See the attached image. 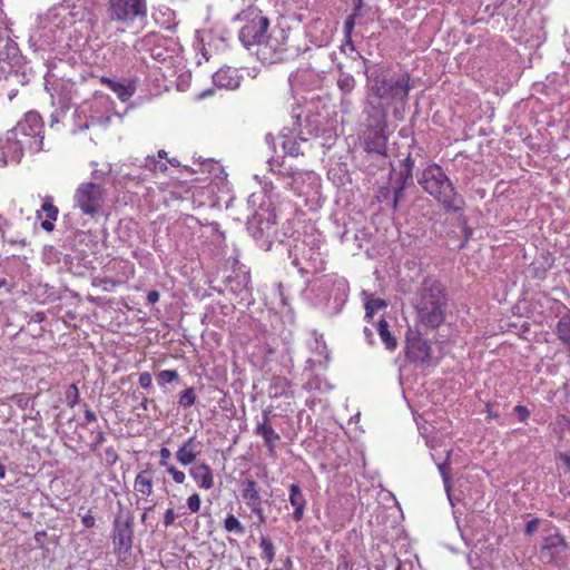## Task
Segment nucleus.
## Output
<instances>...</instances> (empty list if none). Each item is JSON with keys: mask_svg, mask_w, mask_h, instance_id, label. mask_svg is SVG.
<instances>
[{"mask_svg": "<svg viewBox=\"0 0 570 570\" xmlns=\"http://www.w3.org/2000/svg\"><path fill=\"white\" fill-rule=\"evenodd\" d=\"M556 460L561 461L570 471V451L559 452L556 454Z\"/></svg>", "mask_w": 570, "mask_h": 570, "instance_id": "58836bf2", "label": "nucleus"}, {"mask_svg": "<svg viewBox=\"0 0 570 570\" xmlns=\"http://www.w3.org/2000/svg\"><path fill=\"white\" fill-rule=\"evenodd\" d=\"M65 395L66 402L70 407H75L80 401V394L76 383H72L68 386Z\"/></svg>", "mask_w": 570, "mask_h": 570, "instance_id": "bb28decb", "label": "nucleus"}, {"mask_svg": "<svg viewBox=\"0 0 570 570\" xmlns=\"http://www.w3.org/2000/svg\"><path fill=\"white\" fill-rule=\"evenodd\" d=\"M178 515L176 514L175 510L173 508H168L164 513L163 524L165 528L171 527Z\"/></svg>", "mask_w": 570, "mask_h": 570, "instance_id": "473e14b6", "label": "nucleus"}, {"mask_svg": "<svg viewBox=\"0 0 570 570\" xmlns=\"http://www.w3.org/2000/svg\"><path fill=\"white\" fill-rule=\"evenodd\" d=\"M189 475L202 490H210L215 485L213 469L209 464L202 462L189 469Z\"/></svg>", "mask_w": 570, "mask_h": 570, "instance_id": "4468645a", "label": "nucleus"}, {"mask_svg": "<svg viewBox=\"0 0 570 570\" xmlns=\"http://www.w3.org/2000/svg\"><path fill=\"white\" fill-rule=\"evenodd\" d=\"M158 157L159 158H166L167 157V153L164 149H161V150L158 151Z\"/></svg>", "mask_w": 570, "mask_h": 570, "instance_id": "3c124183", "label": "nucleus"}, {"mask_svg": "<svg viewBox=\"0 0 570 570\" xmlns=\"http://www.w3.org/2000/svg\"><path fill=\"white\" fill-rule=\"evenodd\" d=\"M377 333L380 335V338L382 340L383 344L385 345V348L394 352L397 347V340L396 337L391 333L390 325L386 320L381 318L376 326Z\"/></svg>", "mask_w": 570, "mask_h": 570, "instance_id": "aec40b11", "label": "nucleus"}, {"mask_svg": "<svg viewBox=\"0 0 570 570\" xmlns=\"http://www.w3.org/2000/svg\"><path fill=\"white\" fill-rule=\"evenodd\" d=\"M395 570H405L400 560L397 561V566H396Z\"/></svg>", "mask_w": 570, "mask_h": 570, "instance_id": "864d4df0", "label": "nucleus"}, {"mask_svg": "<svg viewBox=\"0 0 570 570\" xmlns=\"http://www.w3.org/2000/svg\"><path fill=\"white\" fill-rule=\"evenodd\" d=\"M364 332L371 335V332L367 328H364Z\"/></svg>", "mask_w": 570, "mask_h": 570, "instance_id": "052dcab7", "label": "nucleus"}, {"mask_svg": "<svg viewBox=\"0 0 570 570\" xmlns=\"http://www.w3.org/2000/svg\"><path fill=\"white\" fill-rule=\"evenodd\" d=\"M202 452V443L196 435L189 436L177 449L175 456L178 463L184 466L193 464Z\"/></svg>", "mask_w": 570, "mask_h": 570, "instance_id": "f8f14e48", "label": "nucleus"}, {"mask_svg": "<svg viewBox=\"0 0 570 570\" xmlns=\"http://www.w3.org/2000/svg\"><path fill=\"white\" fill-rule=\"evenodd\" d=\"M177 484H184L186 481V474L184 471L177 469L175 465L168 466L167 470H165Z\"/></svg>", "mask_w": 570, "mask_h": 570, "instance_id": "c756f323", "label": "nucleus"}, {"mask_svg": "<svg viewBox=\"0 0 570 570\" xmlns=\"http://www.w3.org/2000/svg\"><path fill=\"white\" fill-rule=\"evenodd\" d=\"M539 522H540V521H539V519H532V520H530V521L527 523V525H525V533H527L528 535L533 534V533L537 531V529H538Z\"/></svg>", "mask_w": 570, "mask_h": 570, "instance_id": "a19ab883", "label": "nucleus"}, {"mask_svg": "<svg viewBox=\"0 0 570 570\" xmlns=\"http://www.w3.org/2000/svg\"><path fill=\"white\" fill-rule=\"evenodd\" d=\"M569 419L564 414L556 416L554 422L551 424L552 431L558 435L559 440L564 438L566 430L569 429Z\"/></svg>", "mask_w": 570, "mask_h": 570, "instance_id": "b1692460", "label": "nucleus"}, {"mask_svg": "<svg viewBox=\"0 0 570 570\" xmlns=\"http://www.w3.org/2000/svg\"><path fill=\"white\" fill-rule=\"evenodd\" d=\"M289 503L294 508L293 511V520L298 522L304 517V511L307 504V501L302 492V489L298 484L293 483L289 485Z\"/></svg>", "mask_w": 570, "mask_h": 570, "instance_id": "f3484780", "label": "nucleus"}, {"mask_svg": "<svg viewBox=\"0 0 570 570\" xmlns=\"http://www.w3.org/2000/svg\"><path fill=\"white\" fill-rule=\"evenodd\" d=\"M100 83L114 91L121 101H127L134 94V90L129 86L115 81L106 76L100 78Z\"/></svg>", "mask_w": 570, "mask_h": 570, "instance_id": "6ab92c4d", "label": "nucleus"}, {"mask_svg": "<svg viewBox=\"0 0 570 570\" xmlns=\"http://www.w3.org/2000/svg\"><path fill=\"white\" fill-rule=\"evenodd\" d=\"M354 27H355V16H354V14H352V16H350V17L344 21V35H345V36H350V35H352Z\"/></svg>", "mask_w": 570, "mask_h": 570, "instance_id": "4c0bfd02", "label": "nucleus"}, {"mask_svg": "<svg viewBox=\"0 0 570 570\" xmlns=\"http://www.w3.org/2000/svg\"><path fill=\"white\" fill-rule=\"evenodd\" d=\"M112 544L114 552L119 560H126L131 552L134 542V521L132 517L126 519L117 517L112 524Z\"/></svg>", "mask_w": 570, "mask_h": 570, "instance_id": "6e6552de", "label": "nucleus"}, {"mask_svg": "<svg viewBox=\"0 0 570 570\" xmlns=\"http://www.w3.org/2000/svg\"><path fill=\"white\" fill-rule=\"evenodd\" d=\"M362 4H363V1H362V0H355V8H356V9H361V8H362Z\"/></svg>", "mask_w": 570, "mask_h": 570, "instance_id": "603ef678", "label": "nucleus"}, {"mask_svg": "<svg viewBox=\"0 0 570 570\" xmlns=\"http://www.w3.org/2000/svg\"><path fill=\"white\" fill-rule=\"evenodd\" d=\"M6 476V466L0 463V480Z\"/></svg>", "mask_w": 570, "mask_h": 570, "instance_id": "09e8293b", "label": "nucleus"}, {"mask_svg": "<svg viewBox=\"0 0 570 570\" xmlns=\"http://www.w3.org/2000/svg\"><path fill=\"white\" fill-rule=\"evenodd\" d=\"M159 297H160V294L158 291H149L148 294H147V302L149 304H155L159 301Z\"/></svg>", "mask_w": 570, "mask_h": 570, "instance_id": "79ce46f5", "label": "nucleus"}, {"mask_svg": "<svg viewBox=\"0 0 570 570\" xmlns=\"http://www.w3.org/2000/svg\"><path fill=\"white\" fill-rule=\"evenodd\" d=\"M345 46H347L352 51L355 50L354 42L352 40V35L345 36Z\"/></svg>", "mask_w": 570, "mask_h": 570, "instance_id": "de8ad7c7", "label": "nucleus"}, {"mask_svg": "<svg viewBox=\"0 0 570 570\" xmlns=\"http://www.w3.org/2000/svg\"><path fill=\"white\" fill-rule=\"evenodd\" d=\"M240 488L242 498L246 505L249 507L254 513L261 514L262 498L257 482L253 479H245L242 481Z\"/></svg>", "mask_w": 570, "mask_h": 570, "instance_id": "ddd939ff", "label": "nucleus"}, {"mask_svg": "<svg viewBox=\"0 0 570 570\" xmlns=\"http://www.w3.org/2000/svg\"><path fill=\"white\" fill-rule=\"evenodd\" d=\"M419 185L433 196L445 210L460 212L464 199L459 195L444 170L438 164L428 165L417 178Z\"/></svg>", "mask_w": 570, "mask_h": 570, "instance_id": "20e7f679", "label": "nucleus"}, {"mask_svg": "<svg viewBox=\"0 0 570 570\" xmlns=\"http://www.w3.org/2000/svg\"><path fill=\"white\" fill-rule=\"evenodd\" d=\"M337 86L343 94H350L355 88V79L352 76H345L338 79Z\"/></svg>", "mask_w": 570, "mask_h": 570, "instance_id": "c85d7f7f", "label": "nucleus"}, {"mask_svg": "<svg viewBox=\"0 0 570 570\" xmlns=\"http://www.w3.org/2000/svg\"><path fill=\"white\" fill-rule=\"evenodd\" d=\"M151 161L154 163V167H153L154 170H157V169H159L160 171L167 170L166 164L157 163L155 159H153Z\"/></svg>", "mask_w": 570, "mask_h": 570, "instance_id": "a18cd8bd", "label": "nucleus"}, {"mask_svg": "<svg viewBox=\"0 0 570 570\" xmlns=\"http://www.w3.org/2000/svg\"><path fill=\"white\" fill-rule=\"evenodd\" d=\"M41 210L46 214L47 217L41 222V228L46 232H52L55 228L53 223L57 220L59 215V209L53 204V198L51 196L43 197Z\"/></svg>", "mask_w": 570, "mask_h": 570, "instance_id": "a211bd4d", "label": "nucleus"}, {"mask_svg": "<svg viewBox=\"0 0 570 570\" xmlns=\"http://www.w3.org/2000/svg\"><path fill=\"white\" fill-rule=\"evenodd\" d=\"M379 124H385V115L383 114L382 119L379 121Z\"/></svg>", "mask_w": 570, "mask_h": 570, "instance_id": "4d7b16f0", "label": "nucleus"}, {"mask_svg": "<svg viewBox=\"0 0 570 570\" xmlns=\"http://www.w3.org/2000/svg\"><path fill=\"white\" fill-rule=\"evenodd\" d=\"M45 124L36 111H29L17 125L7 131L2 145V154L11 161L19 164L24 153L36 154L43 146Z\"/></svg>", "mask_w": 570, "mask_h": 570, "instance_id": "f03ea898", "label": "nucleus"}, {"mask_svg": "<svg viewBox=\"0 0 570 570\" xmlns=\"http://www.w3.org/2000/svg\"><path fill=\"white\" fill-rule=\"evenodd\" d=\"M568 425H569V429H570V420H569V424Z\"/></svg>", "mask_w": 570, "mask_h": 570, "instance_id": "680f3d73", "label": "nucleus"}, {"mask_svg": "<svg viewBox=\"0 0 570 570\" xmlns=\"http://www.w3.org/2000/svg\"><path fill=\"white\" fill-rule=\"evenodd\" d=\"M75 206L83 215L96 217L102 212L106 202L105 188L95 183H81L75 191Z\"/></svg>", "mask_w": 570, "mask_h": 570, "instance_id": "423d86ee", "label": "nucleus"}, {"mask_svg": "<svg viewBox=\"0 0 570 570\" xmlns=\"http://www.w3.org/2000/svg\"><path fill=\"white\" fill-rule=\"evenodd\" d=\"M169 164L173 166H179V161L176 158L168 159Z\"/></svg>", "mask_w": 570, "mask_h": 570, "instance_id": "8fccbe9b", "label": "nucleus"}, {"mask_svg": "<svg viewBox=\"0 0 570 570\" xmlns=\"http://www.w3.org/2000/svg\"><path fill=\"white\" fill-rule=\"evenodd\" d=\"M514 413L521 422H525L530 416V411L524 405H515Z\"/></svg>", "mask_w": 570, "mask_h": 570, "instance_id": "c9c22d12", "label": "nucleus"}, {"mask_svg": "<svg viewBox=\"0 0 570 570\" xmlns=\"http://www.w3.org/2000/svg\"><path fill=\"white\" fill-rule=\"evenodd\" d=\"M386 302L382 298L373 297L372 295H366L365 299V321L371 322L373 320L374 313L386 307Z\"/></svg>", "mask_w": 570, "mask_h": 570, "instance_id": "412c9836", "label": "nucleus"}, {"mask_svg": "<svg viewBox=\"0 0 570 570\" xmlns=\"http://www.w3.org/2000/svg\"><path fill=\"white\" fill-rule=\"evenodd\" d=\"M202 499L197 492H194L187 498V507L191 513H197L200 510Z\"/></svg>", "mask_w": 570, "mask_h": 570, "instance_id": "7c9ffc66", "label": "nucleus"}, {"mask_svg": "<svg viewBox=\"0 0 570 570\" xmlns=\"http://www.w3.org/2000/svg\"><path fill=\"white\" fill-rule=\"evenodd\" d=\"M411 90L410 75L404 73L397 79L376 76L370 88L368 98H374L377 107H386L394 101H406Z\"/></svg>", "mask_w": 570, "mask_h": 570, "instance_id": "39448f33", "label": "nucleus"}, {"mask_svg": "<svg viewBox=\"0 0 570 570\" xmlns=\"http://www.w3.org/2000/svg\"><path fill=\"white\" fill-rule=\"evenodd\" d=\"M413 306L419 323L430 328L440 327L445 320L446 309L443 285L435 278H424L414 296Z\"/></svg>", "mask_w": 570, "mask_h": 570, "instance_id": "7ed1b4c3", "label": "nucleus"}, {"mask_svg": "<svg viewBox=\"0 0 570 570\" xmlns=\"http://www.w3.org/2000/svg\"><path fill=\"white\" fill-rule=\"evenodd\" d=\"M179 379V374L176 370H163L157 374V383L159 386H165Z\"/></svg>", "mask_w": 570, "mask_h": 570, "instance_id": "a878e982", "label": "nucleus"}, {"mask_svg": "<svg viewBox=\"0 0 570 570\" xmlns=\"http://www.w3.org/2000/svg\"><path fill=\"white\" fill-rule=\"evenodd\" d=\"M105 440H106L105 433L101 430H99L97 435H96V438H95V443L98 445V444L104 443Z\"/></svg>", "mask_w": 570, "mask_h": 570, "instance_id": "49530a36", "label": "nucleus"}, {"mask_svg": "<svg viewBox=\"0 0 570 570\" xmlns=\"http://www.w3.org/2000/svg\"><path fill=\"white\" fill-rule=\"evenodd\" d=\"M261 558L267 566L272 564L275 559V547L269 538L262 537L259 541Z\"/></svg>", "mask_w": 570, "mask_h": 570, "instance_id": "4be33fe9", "label": "nucleus"}, {"mask_svg": "<svg viewBox=\"0 0 570 570\" xmlns=\"http://www.w3.org/2000/svg\"><path fill=\"white\" fill-rule=\"evenodd\" d=\"M227 70H218L217 72H215L214 75V82L215 85H217L218 87H227V88H233V87H236L237 86V81L236 80H227Z\"/></svg>", "mask_w": 570, "mask_h": 570, "instance_id": "cd10ccee", "label": "nucleus"}, {"mask_svg": "<svg viewBox=\"0 0 570 570\" xmlns=\"http://www.w3.org/2000/svg\"><path fill=\"white\" fill-rule=\"evenodd\" d=\"M146 402H148V399H145L144 402H142V406L146 407Z\"/></svg>", "mask_w": 570, "mask_h": 570, "instance_id": "bf43d9fd", "label": "nucleus"}, {"mask_svg": "<svg viewBox=\"0 0 570 570\" xmlns=\"http://www.w3.org/2000/svg\"><path fill=\"white\" fill-rule=\"evenodd\" d=\"M83 414H85L86 423H94L97 421L96 413L94 411H91L90 409L86 407Z\"/></svg>", "mask_w": 570, "mask_h": 570, "instance_id": "c03bdc74", "label": "nucleus"}, {"mask_svg": "<svg viewBox=\"0 0 570 570\" xmlns=\"http://www.w3.org/2000/svg\"><path fill=\"white\" fill-rule=\"evenodd\" d=\"M7 285L6 278H0V288Z\"/></svg>", "mask_w": 570, "mask_h": 570, "instance_id": "6e6d98bb", "label": "nucleus"}, {"mask_svg": "<svg viewBox=\"0 0 570 570\" xmlns=\"http://www.w3.org/2000/svg\"><path fill=\"white\" fill-rule=\"evenodd\" d=\"M569 546L564 538L554 533L544 538L541 557L557 567H563L568 560Z\"/></svg>", "mask_w": 570, "mask_h": 570, "instance_id": "9d476101", "label": "nucleus"}, {"mask_svg": "<svg viewBox=\"0 0 570 570\" xmlns=\"http://www.w3.org/2000/svg\"><path fill=\"white\" fill-rule=\"evenodd\" d=\"M119 284H120V282L115 281L110 277H104L99 281V285H101L105 291H112Z\"/></svg>", "mask_w": 570, "mask_h": 570, "instance_id": "e433bc0d", "label": "nucleus"}, {"mask_svg": "<svg viewBox=\"0 0 570 570\" xmlns=\"http://www.w3.org/2000/svg\"><path fill=\"white\" fill-rule=\"evenodd\" d=\"M223 528L226 532L235 533L238 535H243L245 533V528L240 523V521L232 513H228L224 521H223Z\"/></svg>", "mask_w": 570, "mask_h": 570, "instance_id": "5701e85b", "label": "nucleus"}, {"mask_svg": "<svg viewBox=\"0 0 570 570\" xmlns=\"http://www.w3.org/2000/svg\"><path fill=\"white\" fill-rule=\"evenodd\" d=\"M271 413L269 407L263 411L262 421L256 425L254 433L263 438L269 455L274 456L276 454V443L281 440V436L271 423Z\"/></svg>", "mask_w": 570, "mask_h": 570, "instance_id": "9b49d317", "label": "nucleus"}, {"mask_svg": "<svg viewBox=\"0 0 570 570\" xmlns=\"http://www.w3.org/2000/svg\"><path fill=\"white\" fill-rule=\"evenodd\" d=\"M196 399H197V396H196L195 389L187 387L186 390H184L180 393L178 403L181 407L188 409L196 403Z\"/></svg>", "mask_w": 570, "mask_h": 570, "instance_id": "393cba45", "label": "nucleus"}, {"mask_svg": "<svg viewBox=\"0 0 570 570\" xmlns=\"http://www.w3.org/2000/svg\"><path fill=\"white\" fill-rule=\"evenodd\" d=\"M81 523L87 529L94 528L96 524L95 517L90 512H88L87 514L82 515Z\"/></svg>", "mask_w": 570, "mask_h": 570, "instance_id": "ea45409f", "label": "nucleus"}, {"mask_svg": "<svg viewBox=\"0 0 570 570\" xmlns=\"http://www.w3.org/2000/svg\"><path fill=\"white\" fill-rule=\"evenodd\" d=\"M267 393L271 399L294 397L292 382L287 377L282 375L272 376L268 384Z\"/></svg>", "mask_w": 570, "mask_h": 570, "instance_id": "2eb2a0df", "label": "nucleus"}, {"mask_svg": "<svg viewBox=\"0 0 570 570\" xmlns=\"http://www.w3.org/2000/svg\"><path fill=\"white\" fill-rule=\"evenodd\" d=\"M550 517H553V518H561L560 514H556L553 511L550 512L549 514ZM567 517H562V519H566Z\"/></svg>", "mask_w": 570, "mask_h": 570, "instance_id": "5fc2aeb1", "label": "nucleus"}, {"mask_svg": "<svg viewBox=\"0 0 570 570\" xmlns=\"http://www.w3.org/2000/svg\"><path fill=\"white\" fill-rule=\"evenodd\" d=\"M138 383L140 387L147 390L151 386L153 377L149 372H142L139 374Z\"/></svg>", "mask_w": 570, "mask_h": 570, "instance_id": "72a5a7b5", "label": "nucleus"}, {"mask_svg": "<svg viewBox=\"0 0 570 570\" xmlns=\"http://www.w3.org/2000/svg\"><path fill=\"white\" fill-rule=\"evenodd\" d=\"M159 454V466L165 468L167 470L168 466H171L173 464L169 463L171 458V452L168 448H161L158 452Z\"/></svg>", "mask_w": 570, "mask_h": 570, "instance_id": "2f4dec72", "label": "nucleus"}, {"mask_svg": "<svg viewBox=\"0 0 570 570\" xmlns=\"http://www.w3.org/2000/svg\"><path fill=\"white\" fill-rule=\"evenodd\" d=\"M134 491L137 499L146 500L154 493V480L148 469L137 473L134 480Z\"/></svg>", "mask_w": 570, "mask_h": 570, "instance_id": "dca6fc26", "label": "nucleus"}, {"mask_svg": "<svg viewBox=\"0 0 570 570\" xmlns=\"http://www.w3.org/2000/svg\"><path fill=\"white\" fill-rule=\"evenodd\" d=\"M485 412H487L488 420H495L499 417V414L493 412L491 402L485 403Z\"/></svg>", "mask_w": 570, "mask_h": 570, "instance_id": "37998d69", "label": "nucleus"}, {"mask_svg": "<svg viewBox=\"0 0 570 570\" xmlns=\"http://www.w3.org/2000/svg\"><path fill=\"white\" fill-rule=\"evenodd\" d=\"M405 356L410 362L429 364L431 345L419 331L409 330L405 335Z\"/></svg>", "mask_w": 570, "mask_h": 570, "instance_id": "1a4fd4ad", "label": "nucleus"}, {"mask_svg": "<svg viewBox=\"0 0 570 570\" xmlns=\"http://www.w3.org/2000/svg\"><path fill=\"white\" fill-rule=\"evenodd\" d=\"M238 39L263 63L282 61L289 47V31L277 26L271 28L269 19L257 9L246 14Z\"/></svg>", "mask_w": 570, "mask_h": 570, "instance_id": "f257e3e1", "label": "nucleus"}, {"mask_svg": "<svg viewBox=\"0 0 570 570\" xmlns=\"http://www.w3.org/2000/svg\"><path fill=\"white\" fill-rule=\"evenodd\" d=\"M108 13L111 21L129 24L147 17L146 0H109Z\"/></svg>", "mask_w": 570, "mask_h": 570, "instance_id": "0eeeda50", "label": "nucleus"}, {"mask_svg": "<svg viewBox=\"0 0 570 570\" xmlns=\"http://www.w3.org/2000/svg\"><path fill=\"white\" fill-rule=\"evenodd\" d=\"M352 563L347 557V554H340L337 559V568L336 570H352Z\"/></svg>", "mask_w": 570, "mask_h": 570, "instance_id": "f704fd0d", "label": "nucleus"}, {"mask_svg": "<svg viewBox=\"0 0 570 570\" xmlns=\"http://www.w3.org/2000/svg\"><path fill=\"white\" fill-rule=\"evenodd\" d=\"M146 515H147V513H146V512H144V514H142V517H141V520H142V521H145V520H146Z\"/></svg>", "mask_w": 570, "mask_h": 570, "instance_id": "13d9d810", "label": "nucleus"}]
</instances>
